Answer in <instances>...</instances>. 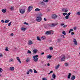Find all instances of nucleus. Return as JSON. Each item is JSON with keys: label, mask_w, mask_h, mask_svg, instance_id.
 I'll return each mask as SVG.
<instances>
[{"label": "nucleus", "mask_w": 80, "mask_h": 80, "mask_svg": "<svg viewBox=\"0 0 80 80\" xmlns=\"http://www.w3.org/2000/svg\"><path fill=\"white\" fill-rule=\"evenodd\" d=\"M56 25H57L56 24L52 23V24H47L44 26V27L46 28H48V27H54V26H56Z\"/></svg>", "instance_id": "obj_1"}, {"label": "nucleus", "mask_w": 80, "mask_h": 80, "mask_svg": "<svg viewBox=\"0 0 80 80\" xmlns=\"http://www.w3.org/2000/svg\"><path fill=\"white\" fill-rule=\"evenodd\" d=\"M42 20V18L40 17H38V18H37V19H36L37 21H38V22H41Z\"/></svg>", "instance_id": "obj_2"}, {"label": "nucleus", "mask_w": 80, "mask_h": 80, "mask_svg": "<svg viewBox=\"0 0 80 80\" xmlns=\"http://www.w3.org/2000/svg\"><path fill=\"white\" fill-rule=\"evenodd\" d=\"M52 18L53 19H55V18H57V15L56 14H52Z\"/></svg>", "instance_id": "obj_3"}, {"label": "nucleus", "mask_w": 80, "mask_h": 80, "mask_svg": "<svg viewBox=\"0 0 80 80\" xmlns=\"http://www.w3.org/2000/svg\"><path fill=\"white\" fill-rule=\"evenodd\" d=\"M52 31L51 30L46 31L45 32L46 35H50Z\"/></svg>", "instance_id": "obj_4"}, {"label": "nucleus", "mask_w": 80, "mask_h": 80, "mask_svg": "<svg viewBox=\"0 0 80 80\" xmlns=\"http://www.w3.org/2000/svg\"><path fill=\"white\" fill-rule=\"evenodd\" d=\"M25 9H21L20 10V13H21L22 14H23V13H25Z\"/></svg>", "instance_id": "obj_5"}, {"label": "nucleus", "mask_w": 80, "mask_h": 80, "mask_svg": "<svg viewBox=\"0 0 80 80\" xmlns=\"http://www.w3.org/2000/svg\"><path fill=\"white\" fill-rule=\"evenodd\" d=\"M73 42L75 45H78V43H77V40L74 38H73Z\"/></svg>", "instance_id": "obj_6"}, {"label": "nucleus", "mask_w": 80, "mask_h": 80, "mask_svg": "<svg viewBox=\"0 0 80 80\" xmlns=\"http://www.w3.org/2000/svg\"><path fill=\"white\" fill-rule=\"evenodd\" d=\"M32 10L33 9V7L30 6L28 8V12H30L31 11V10Z\"/></svg>", "instance_id": "obj_7"}, {"label": "nucleus", "mask_w": 80, "mask_h": 80, "mask_svg": "<svg viewBox=\"0 0 80 80\" xmlns=\"http://www.w3.org/2000/svg\"><path fill=\"white\" fill-rule=\"evenodd\" d=\"M28 45H32L33 44V42L31 40H30L28 42Z\"/></svg>", "instance_id": "obj_8"}, {"label": "nucleus", "mask_w": 80, "mask_h": 80, "mask_svg": "<svg viewBox=\"0 0 80 80\" xmlns=\"http://www.w3.org/2000/svg\"><path fill=\"white\" fill-rule=\"evenodd\" d=\"M30 72H31V73H32L33 72V70H32V69H29V70L28 71V72H27V74L28 75Z\"/></svg>", "instance_id": "obj_9"}, {"label": "nucleus", "mask_w": 80, "mask_h": 80, "mask_svg": "<svg viewBox=\"0 0 80 80\" xmlns=\"http://www.w3.org/2000/svg\"><path fill=\"white\" fill-rule=\"evenodd\" d=\"M39 4L41 5H45V3H44L43 2L40 1V2L39 3Z\"/></svg>", "instance_id": "obj_10"}, {"label": "nucleus", "mask_w": 80, "mask_h": 80, "mask_svg": "<svg viewBox=\"0 0 80 80\" xmlns=\"http://www.w3.org/2000/svg\"><path fill=\"white\" fill-rule=\"evenodd\" d=\"M63 28H66V27H67V25H64V23H62L61 24V27H63Z\"/></svg>", "instance_id": "obj_11"}, {"label": "nucleus", "mask_w": 80, "mask_h": 80, "mask_svg": "<svg viewBox=\"0 0 80 80\" xmlns=\"http://www.w3.org/2000/svg\"><path fill=\"white\" fill-rule=\"evenodd\" d=\"M38 52V50L37 49H34L33 50V52L34 53H37V52Z\"/></svg>", "instance_id": "obj_12"}, {"label": "nucleus", "mask_w": 80, "mask_h": 80, "mask_svg": "<svg viewBox=\"0 0 80 80\" xmlns=\"http://www.w3.org/2000/svg\"><path fill=\"white\" fill-rule=\"evenodd\" d=\"M10 70H11V71H13V70H15V68L13 67H11L10 68Z\"/></svg>", "instance_id": "obj_13"}, {"label": "nucleus", "mask_w": 80, "mask_h": 80, "mask_svg": "<svg viewBox=\"0 0 80 80\" xmlns=\"http://www.w3.org/2000/svg\"><path fill=\"white\" fill-rule=\"evenodd\" d=\"M65 56H63V57L62 58H61V61H65Z\"/></svg>", "instance_id": "obj_14"}, {"label": "nucleus", "mask_w": 80, "mask_h": 80, "mask_svg": "<svg viewBox=\"0 0 80 80\" xmlns=\"http://www.w3.org/2000/svg\"><path fill=\"white\" fill-rule=\"evenodd\" d=\"M75 79V76L74 75H72V77L71 78V79L72 80H74Z\"/></svg>", "instance_id": "obj_15"}, {"label": "nucleus", "mask_w": 80, "mask_h": 80, "mask_svg": "<svg viewBox=\"0 0 80 80\" xmlns=\"http://www.w3.org/2000/svg\"><path fill=\"white\" fill-rule=\"evenodd\" d=\"M35 62H37L38 60V58H33Z\"/></svg>", "instance_id": "obj_16"}, {"label": "nucleus", "mask_w": 80, "mask_h": 80, "mask_svg": "<svg viewBox=\"0 0 80 80\" xmlns=\"http://www.w3.org/2000/svg\"><path fill=\"white\" fill-rule=\"evenodd\" d=\"M60 64H58L55 67V69H56L57 70V69H58V68H59V67H60Z\"/></svg>", "instance_id": "obj_17"}, {"label": "nucleus", "mask_w": 80, "mask_h": 80, "mask_svg": "<svg viewBox=\"0 0 80 80\" xmlns=\"http://www.w3.org/2000/svg\"><path fill=\"white\" fill-rule=\"evenodd\" d=\"M2 11L3 13H5V12H7V10L6 9H4L2 10Z\"/></svg>", "instance_id": "obj_18"}, {"label": "nucleus", "mask_w": 80, "mask_h": 80, "mask_svg": "<svg viewBox=\"0 0 80 80\" xmlns=\"http://www.w3.org/2000/svg\"><path fill=\"white\" fill-rule=\"evenodd\" d=\"M52 78L54 79H55L56 77V75H55V73H53L52 75Z\"/></svg>", "instance_id": "obj_19"}, {"label": "nucleus", "mask_w": 80, "mask_h": 80, "mask_svg": "<svg viewBox=\"0 0 80 80\" xmlns=\"http://www.w3.org/2000/svg\"><path fill=\"white\" fill-rule=\"evenodd\" d=\"M27 28H21V30H22L23 32H25V30H26Z\"/></svg>", "instance_id": "obj_20"}, {"label": "nucleus", "mask_w": 80, "mask_h": 80, "mask_svg": "<svg viewBox=\"0 0 80 80\" xmlns=\"http://www.w3.org/2000/svg\"><path fill=\"white\" fill-rule=\"evenodd\" d=\"M52 57V56L48 55L47 56V58H49L50 59V58H51Z\"/></svg>", "instance_id": "obj_21"}, {"label": "nucleus", "mask_w": 80, "mask_h": 80, "mask_svg": "<svg viewBox=\"0 0 80 80\" xmlns=\"http://www.w3.org/2000/svg\"><path fill=\"white\" fill-rule=\"evenodd\" d=\"M71 74L70 73H69L68 77V78L70 79V77H71Z\"/></svg>", "instance_id": "obj_22"}, {"label": "nucleus", "mask_w": 80, "mask_h": 80, "mask_svg": "<svg viewBox=\"0 0 80 80\" xmlns=\"http://www.w3.org/2000/svg\"><path fill=\"white\" fill-rule=\"evenodd\" d=\"M37 40H39V41H41V39L40 38V37L38 36L37 37Z\"/></svg>", "instance_id": "obj_23"}, {"label": "nucleus", "mask_w": 80, "mask_h": 80, "mask_svg": "<svg viewBox=\"0 0 80 80\" xmlns=\"http://www.w3.org/2000/svg\"><path fill=\"white\" fill-rule=\"evenodd\" d=\"M10 22V21L9 20L7 19L5 20V23H8Z\"/></svg>", "instance_id": "obj_24"}, {"label": "nucleus", "mask_w": 80, "mask_h": 80, "mask_svg": "<svg viewBox=\"0 0 80 80\" xmlns=\"http://www.w3.org/2000/svg\"><path fill=\"white\" fill-rule=\"evenodd\" d=\"M62 33L63 35H67L66 32H65V31H63Z\"/></svg>", "instance_id": "obj_25"}, {"label": "nucleus", "mask_w": 80, "mask_h": 80, "mask_svg": "<svg viewBox=\"0 0 80 80\" xmlns=\"http://www.w3.org/2000/svg\"><path fill=\"white\" fill-rule=\"evenodd\" d=\"M40 9L38 8H37L35 10V11L36 12L37 11H40Z\"/></svg>", "instance_id": "obj_26"}, {"label": "nucleus", "mask_w": 80, "mask_h": 80, "mask_svg": "<svg viewBox=\"0 0 80 80\" xmlns=\"http://www.w3.org/2000/svg\"><path fill=\"white\" fill-rule=\"evenodd\" d=\"M37 57H38V55H36L34 56H33L32 57V58H37Z\"/></svg>", "instance_id": "obj_27"}, {"label": "nucleus", "mask_w": 80, "mask_h": 80, "mask_svg": "<svg viewBox=\"0 0 80 80\" xmlns=\"http://www.w3.org/2000/svg\"><path fill=\"white\" fill-rule=\"evenodd\" d=\"M76 15H80V12H77Z\"/></svg>", "instance_id": "obj_28"}, {"label": "nucleus", "mask_w": 80, "mask_h": 80, "mask_svg": "<svg viewBox=\"0 0 80 80\" xmlns=\"http://www.w3.org/2000/svg\"><path fill=\"white\" fill-rule=\"evenodd\" d=\"M41 38L42 40H45L46 38L45 37H42Z\"/></svg>", "instance_id": "obj_29"}, {"label": "nucleus", "mask_w": 80, "mask_h": 80, "mask_svg": "<svg viewBox=\"0 0 80 80\" xmlns=\"http://www.w3.org/2000/svg\"><path fill=\"white\" fill-rule=\"evenodd\" d=\"M8 47H6L5 49V51H8V52L9 51V50H8Z\"/></svg>", "instance_id": "obj_30"}, {"label": "nucleus", "mask_w": 80, "mask_h": 80, "mask_svg": "<svg viewBox=\"0 0 80 80\" xmlns=\"http://www.w3.org/2000/svg\"><path fill=\"white\" fill-rule=\"evenodd\" d=\"M30 61V59L27 58L26 60V62H28Z\"/></svg>", "instance_id": "obj_31"}, {"label": "nucleus", "mask_w": 80, "mask_h": 80, "mask_svg": "<svg viewBox=\"0 0 80 80\" xmlns=\"http://www.w3.org/2000/svg\"><path fill=\"white\" fill-rule=\"evenodd\" d=\"M42 80H47V78H42Z\"/></svg>", "instance_id": "obj_32"}, {"label": "nucleus", "mask_w": 80, "mask_h": 80, "mask_svg": "<svg viewBox=\"0 0 80 80\" xmlns=\"http://www.w3.org/2000/svg\"><path fill=\"white\" fill-rule=\"evenodd\" d=\"M11 24H12V22H10L8 24V26H10L11 25Z\"/></svg>", "instance_id": "obj_33"}, {"label": "nucleus", "mask_w": 80, "mask_h": 80, "mask_svg": "<svg viewBox=\"0 0 80 80\" xmlns=\"http://www.w3.org/2000/svg\"><path fill=\"white\" fill-rule=\"evenodd\" d=\"M23 24H24L25 25H29V24H28V23H27L26 22H24Z\"/></svg>", "instance_id": "obj_34"}, {"label": "nucleus", "mask_w": 80, "mask_h": 80, "mask_svg": "<svg viewBox=\"0 0 80 80\" xmlns=\"http://www.w3.org/2000/svg\"><path fill=\"white\" fill-rule=\"evenodd\" d=\"M43 1L44 2H46L47 3V2H48V0H43Z\"/></svg>", "instance_id": "obj_35"}, {"label": "nucleus", "mask_w": 80, "mask_h": 80, "mask_svg": "<svg viewBox=\"0 0 80 80\" xmlns=\"http://www.w3.org/2000/svg\"><path fill=\"white\" fill-rule=\"evenodd\" d=\"M42 13L40 12V13L39 14V16L40 17H42Z\"/></svg>", "instance_id": "obj_36"}, {"label": "nucleus", "mask_w": 80, "mask_h": 80, "mask_svg": "<svg viewBox=\"0 0 80 80\" xmlns=\"http://www.w3.org/2000/svg\"><path fill=\"white\" fill-rule=\"evenodd\" d=\"M69 17V16H68L67 15L65 17L66 19H68V18Z\"/></svg>", "instance_id": "obj_37"}, {"label": "nucleus", "mask_w": 80, "mask_h": 80, "mask_svg": "<svg viewBox=\"0 0 80 80\" xmlns=\"http://www.w3.org/2000/svg\"><path fill=\"white\" fill-rule=\"evenodd\" d=\"M11 10H13V7H11L10 8Z\"/></svg>", "instance_id": "obj_38"}, {"label": "nucleus", "mask_w": 80, "mask_h": 80, "mask_svg": "<svg viewBox=\"0 0 80 80\" xmlns=\"http://www.w3.org/2000/svg\"><path fill=\"white\" fill-rule=\"evenodd\" d=\"M49 49H50V50H53V47H50L49 48Z\"/></svg>", "instance_id": "obj_39"}, {"label": "nucleus", "mask_w": 80, "mask_h": 80, "mask_svg": "<svg viewBox=\"0 0 80 80\" xmlns=\"http://www.w3.org/2000/svg\"><path fill=\"white\" fill-rule=\"evenodd\" d=\"M65 65L66 67H68V63H65Z\"/></svg>", "instance_id": "obj_40"}, {"label": "nucleus", "mask_w": 80, "mask_h": 80, "mask_svg": "<svg viewBox=\"0 0 80 80\" xmlns=\"http://www.w3.org/2000/svg\"><path fill=\"white\" fill-rule=\"evenodd\" d=\"M28 53H30V54H31V51L29 50L28 51Z\"/></svg>", "instance_id": "obj_41"}, {"label": "nucleus", "mask_w": 80, "mask_h": 80, "mask_svg": "<svg viewBox=\"0 0 80 80\" xmlns=\"http://www.w3.org/2000/svg\"><path fill=\"white\" fill-rule=\"evenodd\" d=\"M62 14L64 16H65L66 15H68V14L67 13H63Z\"/></svg>", "instance_id": "obj_42"}, {"label": "nucleus", "mask_w": 80, "mask_h": 80, "mask_svg": "<svg viewBox=\"0 0 80 80\" xmlns=\"http://www.w3.org/2000/svg\"><path fill=\"white\" fill-rule=\"evenodd\" d=\"M2 71H3V69L2 68H0V73H1V72H2Z\"/></svg>", "instance_id": "obj_43"}, {"label": "nucleus", "mask_w": 80, "mask_h": 80, "mask_svg": "<svg viewBox=\"0 0 80 80\" xmlns=\"http://www.w3.org/2000/svg\"><path fill=\"white\" fill-rule=\"evenodd\" d=\"M53 73V71H51L49 73H48V75H50V73Z\"/></svg>", "instance_id": "obj_44"}, {"label": "nucleus", "mask_w": 80, "mask_h": 80, "mask_svg": "<svg viewBox=\"0 0 80 80\" xmlns=\"http://www.w3.org/2000/svg\"><path fill=\"white\" fill-rule=\"evenodd\" d=\"M9 62H13V60L11 59L10 60H9Z\"/></svg>", "instance_id": "obj_45"}, {"label": "nucleus", "mask_w": 80, "mask_h": 80, "mask_svg": "<svg viewBox=\"0 0 80 80\" xmlns=\"http://www.w3.org/2000/svg\"><path fill=\"white\" fill-rule=\"evenodd\" d=\"M67 12H68V10L67 9V8H66V9H65V12L67 13Z\"/></svg>", "instance_id": "obj_46"}, {"label": "nucleus", "mask_w": 80, "mask_h": 80, "mask_svg": "<svg viewBox=\"0 0 80 80\" xmlns=\"http://www.w3.org/2000/svg\"><path fill=\"white\" fill-rule=\"evenodd\" d=\"M34 72L35 73H37V71H36L35 69H34Z\"/></svg>", "instance_id": "obj_47"}, {"label": "nucleus", "mask_w": 80, "mask_h": 80, "mask_svg": "<svg viewBox=\"0 0 80 80\" xmlns=\"http://www.w3.org/2000/svg\"><path fill=\"white\" fill-rule=\"evenodd\" d=\"M0 57H3V55L2 54L0 53Z\"/></svg>", "instance_id": "obj_48"}, {"label": "nucleus", "mask_w": 80, "mask_h": 80, "mask_svg": "<svg viewBox=\"0 0 80 80\" xmlns=\"http://www.w3.org/2000/svg\"><path fill=\"white\" fill-rule=\"evenodd\" d=\"M1 22H2V23H5V20H1Z\"/></svg>", "instance_id": "obj_49"}, {"label": "nucleus", "mask_w": 80, "mask_h": 80, "mask_svg": "<svg viewBox=\"0 0 80 80\" xmlns=\"http://www.w3.org/2000/svg\"><path fill=\"white\" fill-rule=\"evenodd\" d=\"M70 14H71V12H69L68 14V16H70Z\"/></svg>", "instance_id": "obj_50"}, {"label": "nucleus", "mask_w": 80, "mask_h": 80, "mask_svg": "<svg viewBox=\"0 0 80 80\" xmlns=\"http://www.w3.org/2000/svg\"><path fill=\"white\" fill-rule=\"evenodd\" d=\"M18 61L19 62V63H22V62H21L20 59L18 60Z\"/></svg>", "instance_id": "obj_51"}, {"label": "nucleus", "mask_w": 80, "mask_h": 80, "mask_svg": "<svg viewBox=\"0 0 80 80\" xmlns=\"http://www.w3.org/2000/svg\"><path fill=\"white\" fill-rule=\"evenodd\" d=\"M16 59L17 60H20V58H19V57H17L16 58Z\"/></svg>", "instance_id": "obj_52"}, {"label": "nucleus", "mask_w": 80, "mask_h": 80, "mask_svg": "<svg viewBox=\"0 0 80 80\" xmlns=\"http://www.w3.org/2000/svg\"><path fill=\"white\" fill-rule=\"evenodd\" d=\"M62 11H63V12H65V9L63 8L62 9Z\"/></svg>", "instance_id": "obj_53"}, {"label": "nucleus", "mask_w": 80, "mask_h": 80, "mask_svg": "<svg viewBox=\"0 0 80 80\" xmlns=\"http://www.w3.org/2000/svg\"><path fill=\"white\" fill-rule=\"evenodd\" d=\"M71 35H74V34H75V33L73 32H72L71 33Z\"/></svg>", "instance_id": "obj_54"}, {"label": "nucleus", "mask_w": 80, "mask_h": 80, "mask_svg": "<svg viewBox=\"0 0 80 80\" xmlns=\"http://www.w3.org/2000/svg\"><path fill=\"white\" fill-rule=\"evenodd\" d=\"M44 21H47V19H46V18H44Z\"/></svg>", "instance_id": "obj_55"}, {"label": "nucleus", "mask_w": 80, "mask_h": 80, "mask_svg": "<svg viewBox=\"0 0 80 80\" xmlns=\"http://www.w3.org/2000/svg\"><path fill=\"white\" fill-rule=\"evenodd\" d=\"M69 31H70V32H73V29H70Z\"/></svg>", "instance_id": "obj_56"}, {"label": "nucleus", "mask_w": 80, "mask_h": 80, "mask_svg": "<svg viewBox=\"0 0 80 80\" xmlns=\"http://www.w3.org/2000/svg\"><path fill=\"white\" fill-rule=\"evenodd\" d=\"M10 36H13V33H12L10 34Z\"/></svg>", "instance_id": "obj_57"}, {"label": "nucleus", "mask_w": 80, "mask_h": 80, "mask_svg": "<svg viewBox=\"0 0 80 80\" xmlns=\"http://www.w3.org/2000/svg\"><path fill=\"white\" fill-rule=\"evenodd\" d=\"M60 41H61L60 39H58V42H60Z\"/></svg>", "instance_id": "obj_58"}, {"label": "nucleus", "mask_w": 80, "mask_h": 80, "mask_svg": "<svg viewBox=\"0 0 80 80\" xmlns=\"http://www.w3.org/2000/svg\"><path fill=\"white\" fill-rule=\"evenodd\" d=\"M44 54V52H42V53H41V55H43Z\"/></svg>", "instance_id": "obj_59"}, {"label": "nucleus", "mask_w": 80, "mask_h": 80, "mask_svg": "<svg viewBox=\"0 0 80 80\" xmlns=\"http://www.w3.org/2000/svg\"><path fill=\"white\" fill-rule=\"evenodd\" d=\"M74 30H77V27H75L74 28Z\"/></svg>", "instance_id": "obj_60"}, {"label": "nucleus", "mask_w": 80, "mask_h": 80, "mask_svg": "<svg viewBox=\"0 0 80 80\" xmlns=\"http://www.w3.org/2000/svg\"><path fill=\"white\" fill-rule=\"evenodd\" d=\"M61 37H63V38H65V37H64V35H61Z\"/></svg>", "instance_id": "obj_61"}, {"label": "nucleus", "mask_w": 80, "mask_h": 80, "mask_svg": "<svg viewBox=\"0 0 80 80\" xmlns=\"http://www.w3.org/2000/svg\"><path fill=\"white\" fill-rule=\"evenodd\" d=\"M48 67H49V66H50V64L48 63Z\"/></svg>", "instance_id": "obj_62"}, {"label": "nucleus", "mask_w": 80, "mask_h": 80, "mask_svg": "<svg viewBox=\"0 0 80 80\" xmlns=\"http://www.w3.org/2000/svg\"><path fill=\"white\" fill-rule=\"evenodd\" d=\"M71 33V31H70L69 30V33Z\"/></svg>", "instance_id": "obj_63"}, {"label": "nucleus", "mask_w": 80, "mask_h": 80, "mask_svg": "<svg viewBox=\"0 0 80 80\" xmlns=\"http://www.w3.org/2000/svg\"><path fill=\"white\" fill-rule=\"evenodd\" d=\"M43 66H47V65L46 64H45L43 65Z\"/></svg>", "instance_id": "obj_64"}]
</instances>
